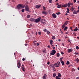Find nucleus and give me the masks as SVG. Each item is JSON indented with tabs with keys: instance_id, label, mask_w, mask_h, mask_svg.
<instances>
[{
	"instance_id": "nucleus-26",
	"label": "nucleus",
	"mask_w": 79,
	"mask_h": 79,
	"mask_svg": "<svg viewBox=\"0 0 79 79\" xmlns=\"http://www.w3.org/2000/svg\"><path fill=\"white\" fill-rule=\"evenodd\" d=\"M66 64H67L68 65V64H69V61H67V63H66Z\"/></svg>"
},
{
	"instance_id": "nucleus-17",
	"label": "nucleus",
	"mask_w": 79,
	"mask_h": 79,
	"mask_svg": "<svg viewBox=\"0 0 79 79\" xmlns=\"http://www.w3.org/2000/svg\"><path fill=\"white\" fill-rule=\"evenodd\" d=\"M60 63H61L62 65H64V61L62 60L60 61Z\"/></svg>"
},
{
	"instance_id": "nucleus-37",
	"label": "nucleus",
	"mask_w": 79,
	"mask_h": 79,
	"mask_svg": "<svg viewBox=\"0 0 79 79\" xmlns=\"http://www.w3.org/2000/svg\"><path fill=\"white\" fill-rule=\"evenodd\" d=\"M22 13H24V9H23L22 10Z\"/></svg>"
},
{
	"instance_id": "nucleus-18",
	"label": "nucleus",
	"mask_w": 79,
	"mask_h": 79,
	"mask_svg": "<svg viewBox=\"0 0 79 79\" xmlns=\"http://www.w3.org/2000/svg\"><path fill=\"white\" fill-rule=\"evenodd\" d=\"M75 61H77V63H79V59H78V58H77L75 60Z\"/></svg>"
},
{
	"instance_id": "nucleus-25",
	"label": "nucleus",
	"mask_w": 79,
	"mask_h": 79,
	"mask_svg": "<svg viewBox=\"0 0 79 79\" xmlns=\"http://www.w3.org/2000/svg\"><path fill=\"white\" fill-rule=\"evenodd\" d=\"M67 24H68V21H66L64 23V25H67Z\"/></svg>"
},
{
	"instance_id": "nucleus-34",
	"label": "nucleus",
	"mask_w": 79,
	"mask_h": 79,
	"mask_svg": "<svg viewBox=\"0 0 79 79\" xmlns=\"http://www.w3.org/2000/svg\"><path fill=\"white\" fill-rule=\"evenodd\" d=\"M47 33L48 34H50V31H47Z\"/></svg>"
},
{
	"instance_id": "nucleus-57",
	"label": "nucleus",
	"mask_w": 79,
	"mask_h": 79,
	"mask_svg": "<svg viewBox=\"0 0 79 79\" xmlns=\"http://www.w3.org/2000/svg\"><path fill=\"white\" fill-rule=\"evenodd\" d=\"M62 45L63 46H64V43H62Z\"/></svg>"
},
{
	"instance_id": "nucleus-50",
	"label": "nucleus",
	"mask_w": 79,
	"mask_h": 79,
	"mask_svg": "<svg viewBox=\"0 0 79 79\" xmlns=\"http://www.w3.org/2000/svg\"><path fill=\"white\" fill-rule=\"evenodd\" d=\"M47 64H50V62L48 61L47 63Z\"/></svg>"
},
{
	"instance_id": "nucleus-16",
	"label": "nucleus",
	"mask_w": 79,
	"mask_h": 79,
	"mask_svg": "<svg viewBox=\"0 0 79 79\" xmlns=\"http://www.w3.org/2000/svg\"><path fill=\"white\" fill-rule=\"evenodd\" d=\"M73 13L74 14V15H77V12L76 10H74Z\"/></svg>"
},
{
	"instance_id": "nucleus-28",
	"label": "nucleus",
	"mask_w": 79,
	"mask_h": 79,
	"mask_svg": "<svg viewBox=\"0 0 79 79\" xmlns=\"http://www.w3.org/2000/svg\"><path fill=\"white\" fill-rule=\"evenodd\" d=\"M56 76V73H54L53 74V77H55Z\"/></svg>"
},
{
	"instance_id": "nucleus-29",
	"label": "nucleus",
	"mask_w": 79,
	"mask_h": 79,
	"mask_svg": "<svg viewBox=\"0 0 79 79\" xmlns=\"http://www.w3.org/2000/svg\"><path fill=\"white\" fill-rule=\"evenodd\" d=\"M68 29V27H65V28L64 29V31H66V30H67V29Z\"/></svg>"
},
{
	"instance_id": "nucleus-64",
	"label": "nucleus",
	"mask_w": 79,
	"mask_h": 79,
	"mask_svg": "<svg viewBox=\"0 0 79 79\" xmlns=\"http://www.w3.org/2000/svg\"><path fill=\"white\" fill-rule=\"evenodd\" d=\"M77 38L78 39H79V36L77 37Z\"/></svg>"
},
{
	"instance_id": "nucleus-49",
	"label": "nucleus",
	"mask_w": 79,
	"mask_h": 79,
	"mask_svg": "<svg viewBox=\"0 0 79 79\" xmlns=\"http://www.w3.org/2000/svg\"><path fill=\"white\" fill-rule=\"evenodd\" d=\"M43 10H46V9H45V7L44 6H43Z\"/></svg>"
},
{
	"instance_id": "nucleus-22",
	"label": "nucleus",
	"mask_w": 79,
	"mask_h": 79,
	"mask_svg": "<svg viewBox=\"0 0 79 79\" xmlns=\"http://www.w3.org/2000/svg\"><path fill=\"white\" fill-rule=\"evenodd\" d=\"M52 53L54 54H55L56 53V51L55 50H52Z\"/></svg>"
},
{
	"instance_id": "nucleus-40",
	"label": "nucleus",
	"mask_w": 79,
	"mask_h": 79,
	"mask_svg": "<svg viewBox=\"0 0 79 79\" xmlns=\"http://www.w3.org/2000/svg\"><path fill=\"white\" fill-rule=\"evenodd\" d=\"M22 60L23 61H25V60H26V58H23Z\"/></svg>"
},
{
	"instance_id": "nucleus-59",
	"label": "nucleus",
	"mask_w": 79,
	"mask_h": 79,
	"mask_svg": "<svg viewBox=\"0 0 79 79\" xmlns=\"http://www.w3.org/2000/svg\"><path fill=\"white\" fill-rule=\"evenodd\" d=\"M50 66H52V67H53V65H51Z\"/></svg>"
},
{
	"instance_id": "nucleus-38",
	"label": "nucleus",
	"mask_w": 79,
	"mask_h": 79,
	"mask_svg": "<svg viewBox=\"0 0 79 79\" xmlns=\"http://www.w3.org/2000/svg\"><path fill=\"white\" fill-rule=\"evenodd\" d=\"M76 48L77 50H78L79 49V47H78V46H77L76 47Z\"/></svg>"
},
{
	"instance_id": "nucleus-1",
	"label": "nucleus",
	"mask_w": 79,
	"mask_h": 79,
	"mask_svg": "<svg viewBox=\"0 0 79 79\" xmlns=\"http://www.w3.org/2000/svg\"><path fill=\"white\" fill-rule=\"evenodd\" d=\"M25 7V5L23 4H19L17 5V8L18 10H20L21 8H24Z\"/></svg>"
},
{
	"instance_id": "nucleus-13",
	"label": "nucleus",
	"mask_w": 79,
	"mask_h": 79,
	"mask_svg": "<svg viewBox=\"0 0 79 79\" xmlns=\"http://www.w3.org/2000/svg\"><path fill=\"white\" fill-rule=\"evenodd\" d=\"M52 16L54 18H56V15L55 14H52Z\"/></svg>"
},
{
	"instance_id": "nucleus-42",
	"label": "nucleus",
	"mask_w": 79,
	"mask_h": 79,
	"mask_svg": "<svg viewBox=\"0 0 79 79\" xmlns=\"http://www.w3.org/2000/svg\"><path fill=\"white\" fill-rule=\"evenodd\" d=\"M38 34L39 35H41V31H39L38 32Z\"/></svg>"
},
{
	"instance_id": "nucleus-55",
	"label": "nucleus",
	"mask_w": 79,
	"mask_h": 79,
	"mask_svg": "<svg viewBox=\"0 0 79 79\" xmlns=\"http://www.w3.org/2000/svg\"><path fill=\"white\" fill-rule=\"evenodd\" d=\"M25 46H27V44H25Z\"/></svg>"
},
{
	"instance_id": "nucleus-4",
	"label": "nucleus",
	"mask_w": 79,
	"mask_h": 79,
	"mask_svg": "<svg viewBox=\"0 0 79 79\" xmlns=\"http://www.w3.org/2000/svg\"><path fill=\"white\" fill-rule=\"evenodd\" d=\"M25 10L26 11H29V7L28 5H26L25 7Z\"/></svg>"
},
{
	"instance_id": "nucleus-51",
	"label": "nucleus",
	"mask_w": 79,
	"mask_h": 79,
	"mask_svg": "<svg viewBox=\"0 0 79 79\" xmlns=\"http://www.w3.org/2000/svg\"><path fill=\"white\" fill-rule=\"evenodd\" d=\"M61 55H64V52H61Z\"/></svg>"
},
{
	"instance_id": "nucleus-24",
	"label": "nucleus",
	"mask_w": 79,
	"mask_h": 79,
	"mask_svg": "<svg viewBox=\"0 0 79 79\" xmlns=\"http://www.w3.org/2000/svg\"><path fill=\"white\" fill-rule=\"evenodd\" d=\"M52 39H53V40H55V39H56L55 36H53L52 37Z\"/></svg>"
},
{
	"instance_id": "nucleus-41",
	"label": "nucleus",
	"mask_w": 79,
	"mask_h": 79,
	"mask_svg": "<svg viewBox=\"0 0 79 79\" xmlns=\"http://www.w3.org/2000/svg\"><path fill=\"white\" fill-rule=\"evenodd\" d=\"M50 54L51 55H55V54H54L53 52H52V53H51Z\"/></svg>"
},
{
	"instance_id": "nucleus-6",
	"label": "nucleus",
	"mask_w": 79,
	"mask_h": 79,
	"mask_svg": "<svg viewBox=\"0 0 79 79\" xmlns=\"http://www.w3.org/2000/svg\"><path fill=\"white\" fill-rule=\"evenodd\" d=\"M21 69H22L23 71L25 72V68L24 67V64H22L21 66Z\"/></svg>"
},
{
	"instance_id": "nucleus-27",
	"label": "nucleus",
	"mask_w": 79,
	"mask_h": 79,
	"mask_svg": "<svg viewBox=\"0 0 79 79\" xmlns=\"http://www.w3.org/2000/svg\"><path fill=\"white\" fill-rule=\"evenodd\" d=\"M27 18H29L30 17H31V15H27Z\"/></svg>"
},
{
	"instance_id": "nucleus-43",
	"label": "nucleus",
	"mask_w": 79,
	"mask_h": 79,
	"mask_svg": "<svg viewBox=\"0 0 79 79\" xmlns=\"http://www.w3.org/2000/svg\"><path fill=\"white\" fill-rule=\"evenodd\" d=\"M67 11H69V9L68 8H67Z\"/></svg>"
},
{
	"instance_id": "nucleus-10",
	"label": "nucleus",
	"mask_w": 79,
	"mask_h": 79,
	"mask_svg": "<svg viewBox=\"0 0 79 79\" xmlns=\"http://www.w3.org/2000/svg\"><path fill=\"white\" fill-rule=\"evenodd\" d=\"M47 74H44V75L43 77V79H47Z\"/></svg>"
},
{
	"instance_id": "nucleus-61",
	"label": "nucleus",
	"mask_w": 79,
	"mask_h": 79,
	"mask_svg": "<svg viewBox=\"0 0 79 79\" xmlns=\"http://www.w3.org/2000/svg\"><path fill=\"white\" fill-rule=\"evenodd\" d=\"M35 35H37V32H36V33H35Z\"/></svg>"
},
{
	"instance_id": "nucleus-21",
	"label": "nucleus",
	"mask_w": 79,
	"mask_h": 79,
	"mask_svg": "<svg viewBox=\"0 0 79 79\" xmlns=\"http://www.w3.org/2000/svg\"><path fill=\"white\" fill-rule=\"evenodd\" d=\"M70 10L71 11H74V8L73 7V6H72L71 7V9H70Z\"/></svg>"
},
{
	"instance_id": "nucleus-11",
	"label": "nucleus",
	"mask_w": 79,
	"mask_h": 79,
	"mask_svg": "<svg viewBox=\"0 0 79 79\" xmlns=\"http://www.w3.org/2000/svg\"><path fill=\"white\" fill-rule=\"evenodd\" d=\"M30 21H31L32 22H35V19L33 18L30 19Z\"/></svg>"
},
{
	"instance_id": "nucleus-56",
	"label": "nucleus",
	"mask_w": 79,
	"mask_h": 79,
	"mask_svg": "<svg viewBox=\"0 0 79 79\" xmlns=\"http://www.w3.org/2000/svg\"><path fill=\"white\" fill-rule=\"evenodd\" d=\"M74 3H76V0H74Z\"/></svg>"
},
{
	"instance_id": "nucleus-63",
	"label": "nucleus",
	"mask_w": 79,
	"mask_h": 79,
	"mask_svg": "<svg viewBox=\"0 0 79 79\" xmlns=\"http://www.w3.org/2000/svg\"><path fill=\"white\" fill-rule=\"evenodd\" d=\"M79 79V77H77L76 78V79Z\"/></svg>"
},
{
	"instance_id": "nucleus-62",
	"label": "nucleus",
	"mask_w": 79,
	"mask_h": 79,
	"mask_svg": "<svg viewBox=\"0 0 79 79\" xmlns=\"http://www.w3.org/2000/svg\"><path fill=\"white\" fill-rule=\"evenodd\" d=\"M69 11H66V13H69Z\"/></svg>"
},
{
	"instance_id": "nucleus-54",
	"label": "nucleus",
	"mask_w": 79,
	"mask_h": 79,
	"mask_svg": "<svg viewBox=\"0 0 79 79\" xmlns=\"http://www.w3.org/2000/svg\"><path fill=\"white\" fill-rule=\"evenodd\" d=\"M39 44L37 43V46H39Z\"/></svg>"
},
{
	"instance_id": "nucleus-30",
	"label": "nucleus",
	"mask_w": 79,
	"mask_h": 79,
	"mask_svg": "<svg viewBox=\"0 0 79 79\" xmlns=\"http://www.w3.org/2000/svg\"><path fill=\"white\" fill-rule=\"evenodd\" d=\"M66 25H64V24L62 26V28H64V27H65Z\"/></svg>"
},
{
	"instance_id": "nucleus-60",
	"label": "nucleus",
	"mask_w": 79,
	"mask_h": 79,
	"mask_svg": "<svg viewBox=\"0 0 79 79\" xmlns=\"http://www.w3.org/2000/svg\"><path fill=\"white\" fill-rule=\"evenodd\" d=\"M53 50H55V47H53Z\"/></svg>"
},
{
	"instance_id": "nucleus-2",
	"label": "nucleus",
	"mask_w": 79,
	"mask_h": 79,
	"mask_svg": "<svg viewBox=\"0 0 79 79\" xmlns=\"http://www.w3.org/2000/svg\"><path fill=\"white\" fill-rule=\"evenodd\" d=\"M40 19H41V17H39L37 19H35V23H39L40 21Z\"/></svg>"
},
{
	"instance_id": "nucleus-31",
	"label": "nucleus",
	"mask_w": 79,
	"mask_h": 79,
	"mask_svg": "<svg viewBox=\"0 0 79 79\" xmlns=\"http://www.w3.org/2000/svg\"><path fill=\"white\" fill-rule=\"evenodd\" d=\"M56 15H60V14H61V13L60 12H57V13H56Z\"/></svg>"
},
{
	"instance_id": "nucleus-5",
	"label": "nucleus",
	"mask_w": 79,
	"mask_h": 79,
	"mask_svg": "<svg viewBox=\"0 0 79 79\" xmlns=\"http://www.w3.org/2000/svg\"><path fill=\"white\" fill-rule=\"evenodd\" d=\"M70 5L73 6V3H71V2H69L67 6H68V7H69Z\"/></svg>"
},
{
	"instance_id": "nucleus-45",
	"label": "nucleus",
	"mask_w": 79,
	"mask_h": 79,
	"mask_svg": "<svg viewBox=\"0 0 79 79\" xmlns=\"http://www.w3.org/2000/svg\"><path fill=\"white\" fill-rule=\"evenodd\" d=\"M63 57L60 58V61H61V60H63Z\"/></svg>"
},
{
	"instance_id": "nucleus-46",
	"label": "nucleus",
	"mask_w": 79,
	"mask_h": 79,
	"mask_svg": "<svg viewBox=\"0 0 79 79\" xmlns=\"http://www.w3.org/2000/svg\"><path fill=\"white\" fill-rule=\"evenodd\" d=\"M75 53L76 55H78V54H79V52L77 53L75 52Z\"/></svg>"
},
{
	"instance_id": "nucleus-19",
	"label": "nucleus",
	"mask_w": 79,
	"mask_h": 79,
	"mask_svg": "<svg viewBox=\"0 0 79 79\" xmlns=\"http://www.w3.org/2000/svg\"><path fill=\"white\" fill-rule=\"evenodd\" d=\"M57 8H62V7H61V4L58 5L57 6Z\"/></svg>"
},
{
	"instance_id": "nucleus-44",
	"label": "nucleus",
	"mask_w": 79,
	"mask_h": 79,
	"mask_svg": "<svg viewBox=\"0 0 79 79\" xmlns=\"http://www.w3.org/2000/svg\"><path fill=\"white\" fill-rule=\"evenodd\" d=\"M41 23H42V24H45V23L43 22V21H42L41 22Z\"/></svg>"
},
{
	"instance_id": "nucleus-14",
	"label": "nucleus",
	"mask_w": 79,
	"mask_h": 79,
	"mask_svg": "<svg viewBox=\"0 0 79 79\" xmlns=\"http://www.w3.org/2000/svg\"><path fill=\"white\" fill-rule=\"evenodd\" d=\"M49 42L51 45H53V40H50Z\"/></svg>"
},
{
	"instance_id": "nucleus-32",
	"label": "nucleus",
	"mask_w": 79,
	"mask_h": 79,
	"mask_svg": "<svg viewBox=\"0 0 79 79\" xmlns=\"http://www.w3.org/2000/svg\"><path fill=\"white\" fill-rule=\"evenodd\" d=\"M55 68V67H53V70L54 71H56V69Z\"/></svg>"
},
{
	"instance_id": "nucleus-52",
	"label": "nucleus",
	"mask_w": 79,
	"mask_h": 79,
	"mask_svg": "<svg viewBox=\"0 0 79 79\" xmlns=\"http://www.w3.org/2000/svg\"><path fill=\"white\" fill-rule=\"evenodd\" d=\"M40 19L41 22H42V21H44V20L43 19Z\"/></svg>"
},
{
	"instance_id": "nucleus-20",
	"label": "nucleus",
	"mask_w": 79,
	"mask_h": 79,
	"mask_svg": "<svg viewBox=\"0 0 79 79\" xmlns=\"http://www.w3.org/2000/svg\"><path fill=\"white\" fill-rule=\"evenodd\" d=\"M58 76L59 77H61V73H58Z\"/></svg>"
},
{
	"instance_id": "nucleus-35",
	"label": "nucleus",
	"mask_w": 79,
	"mask_h": 79,
	"mask_svg": "<svg viewBox=\"0 0 79 79\" xmlns=\"http://www.w3.org/2000/svg\"><path fill=\"white\" fill-rule=\"evenodd\" d=\"M52 0H49V2L50 3H52Z\"/></svg>"
},
{
	"instance_id": "nucleus-9",
	"label": "nucleus",
	"mask_w": 79,
	"mask_h": 79,
	"mask_svg": "<svg viewBox=\"0 0 79 79\" xmlns=\"http://www.w3.org/2000/svg\"><path fill=\"white\" fill-rule=\"evenodd\" d=\"M68 52L69 53H71V52H73V49L70 48L68 50Z\"/></svg>"
},
{
	"instance_id": "nucleus-47",
	"label": "nucleus",
	"mask_w": 79,
	"mask_h": 79,
	"mask_svg": "<svg viewBox=\"0 0 79 79\" xmlns=\"http://www.w3.org/2000/svg\"><path fill=\"white\" fill-rule=\"evenodd\" d=\"M43 52L44 53H46V52H45V51H43Z\"/></svg>"
},
{
	"instance_id": "nucleus-7",
	"label": "nucleus",
	"mask_w": 79,
	"mask_h": 79,
	"mask_svg": "<svg viewBox=\"0 0 79 79\" xmlns=\"http://www.w3.org/2000/svg\"><path fill=\"white\" fill-rule=\"evenodd\" d=\"M68 4H64L63 5H62L61 6L62 8H66V7H67V6H68Z\"/></svg>"
},
{
	"instance_id": "nucleus-12",
	"label": "nucleus",
	"mask_w": 79,
	"mask_h": 79,
	"mask_svg": "<svg viewBox=\"0 0 79 79\" xmlns=\"http://www.w3.org/2000/svg\"><path fill=\"white\" fill-rule=\"evenodd\" d=\"M43 14L45 15H47L48 14V13L47 11H43L42 12Z\"/></svg>"
},
{
	"instance_id": "nucleus-53",
	"label": "nucleus",
	"mask_w": 79,
	"mask_h": 79,
	"mask_svg": "<svg viewBox=\"0 0 79 79\" xmlns=\"http://www.w3.org/2000/svg\"><path fill=\"white\" fill-rule=\"evenodd\" d=\"M69 33V32L68 31H67V32L65 33L66 34H68Z\"/></svg>"
},
{
	"instance_id": "nucleus-3",
	"label": "nucleus",
	"mask_w": 79,
	"mask_h": 79,
	"mask_svg": "<svg viewBox=\"0 0 79 79\" xmlns=\"http://www.w3.org/2000/svg\"><path fill=\"white\" fill-rule=\"evenodd\" d=\"M60 62H57L56 63H55L54 64V66L58 68L60 66Z\"/></svg>"
},
{
	"instance_id": "nucleus-15",
	"label": "nucleus",
	"mask_w": 79,
	"mask_h": 79,
	"mask_svg": "<svg viewBox=\"0 0 79 79\" xmlns=\"http://www.w3.org/2000/svg\"><path fill=\"white\" fill-rule=\"evenodd\" d=\"M41 6V5H36L35 7L36 8H40V7Z\"/></svg>"
},
{
	"instance_id": "nucleus-33",
	"label": "nucleus",
	"mask_w": 79,
	"mask_h": 79,
	"mask_svg": "<svg viewBox=\"0 0 79 79\" xmlns=\"http://www.w3.org/2000/svg\"><path fill=\"white\" fill-rule=\"evenodd\" d=\"M57 57H59L60 56V53H58L57 54Z\"/></svg>"
},
{
	"instance_id": "nucleus-23",
	"label": "nucleus",
	"mask_w": 79,
	"mask_h": 79,
	"mask_svg": "<svg viewBox=\"0 0 79 79\" xmlns=\"http://www.w3.org/2000/svg\"><path fill=\"white\" fill-rule=\"evenodd\" d=\"M78 30V29H77V27H76L75 29L73 31H77Z\"/></svg>"
},
{
	"instance_id": "nucleus-58",
	"label": "nucleus",
	"mask_w": 79,
	"mask_h": 79,
	"mask_svg": "<svg viewBox=\"0 0 79 79\" xmlns=\"http://www.w3.org/2000/svg\"><path fill=\"white\" fill-rule=\"evenodd\" d=\"M44 21L45 22H47V21L45 19H44Z\"/></svg>"
},
{
	"instance_id": "nucleus-8",
	"label": "nucleus",
	"mask_w": 79,
	"mask_h": 79,
	"mask_svg": "<svg viewBox=\"0 0 79 79\" xmlns=\"http://www.w3.org/2000/svg\"><path fill=\"white\" fill-rule=\"evenodd\" d=\"M17 67L19 69L20 68V67H21V64L19 62L17 63Z\"/></svg>"
},
{
	"instance_id": "nucleus-36",
	"label": "nucleus",
	"mask_w": 79,
	"mask_h": 79,
	"mask_svg": "<svg viewBox=\"0 0 79 79\" xmlns=\"http://www.w3.org/2000/svg\"><path fill=\"white\" fill-rule=\"evenodd\" d=\"M47 30L46 29H45L44 30H43V31L44 32H47Z\"/></svg>"
},
{
	"instance_id": "nucleus-48",
	"label": "nucleus",
	"mask_w": 79,
	"mask_h": 79,
	"mask_svg": "<svg viewBox=\"0 0 79 79\" xmlns=\"http://www.w3.org/2000/svg\"><path fill=\"white\" fill-rule=\"evenodd\" d=\"M48 48H50V45H48Z\"/></svg>"
},
{
	"instance_id": "nucleus-39",
	"label": "nucleus",
	"mask_w": 79,
	"mask_h": 79,
	"mask_svg": "<svg viewBox=\"0 0 79 79\" xmlns=\"http://www.w3.org/2000/svg\"><path fill=\"white\" fill-rule=\"evenodd\" d=\"M59 77L58 76H56V79H58L59 78Z\"/></svg>"
}]
</instances>
